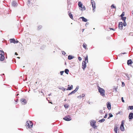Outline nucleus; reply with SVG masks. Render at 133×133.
I'll return each instance as SVG.
<instances>
[{
	"label": "nucleus",
	"mask_w": 133,
	"mask_h": 133,
	"mask_svg": "<svg viewBox=\"0 0 133 133\" xmlns=\"http://www.w3.org/2000/svg\"><path fill=\"white\" fill-rule=\"evenodd\" d=\"M86 67V63L85 61H83L82 63V68L84 70Z\"/></svg>",
	"instance_id": "1a4fd4ad"
},
{
	"label": "nucleus",
	"mask_w": 133,
	"mask_h": 133,
	"mask_svg": "<svg viewBox=\"0 0 133 133\" xmlns=\"http://www.w3.org/2000/svg\"><path fill=\"white\" fill-rule=\"evenodd\" d=\"M105 121V119H104L103 118L101 120H99V122H104Z\"/></svg>",
	"instance_id": "c9c22d12"
},
{
	"label": "nucleus",
	"mask_w": 133,
	"mask_h": 133,
	"mask_svg": "<svg viewBox=\"0 0 133 133\" xmlns=\"http://www.w3.org/2000/svg\"><path fill=\"white\" fill-rule=\"evenodd\" d=\"M132 15H133V10L132 11Z\"/></svg>",
	"instance_id": "8fccbe9b"
},
{
	"label": "nucleus",
	"mask_w": 133,
	"mask_h": 133,
	"mask_svg": "<svg viewBox=\"0 0 133 133\" xmlns=\"http://www.w3.org/2000/svg\"><path fill=\"white\" fill-rule=\"evenodd\" d=\"M17 58H19L20 57H17Z\"/></svg>",
	"instance_id": "603ef678"
},
{
	"label": "nucleus",
	"mask_w": 133,
	"mask_h": 133,
	"mask_svg": "<svg viewBox=\"0 0 133 133\" xmlns=\"http://www.w3.org/2000/svg\"><path fill=\"white\" fill-rule=\"evenodd\" d=\"M83 47L85 49L87 50L88 49V48L87 47V45L85 43H84L83 45Z\"/></svg>",
	"instance_id": "a211bd4d"
},
{
	"label": "nucleus",
	"mask_w": 133,
	"mask_h": 133,
	"mask_svg": "<svg viewBox=\"0 0 133 133\" xmlns=\"http://www.w3.org/2000/svg\"><path fill=\"white\" fill-rule=\"evenodd\" d=\"M68 87H70V85H68Z\"/></svg>",
	"instance_id": "3c124183"
},
{
	"label": "nucleus",
	"mask_w": 133,
	"mask_h": 133,
	"mask_svg": "<svg viewBox=\"0 0 133 133\" xmlns=\"http://www.w3.org/2000/svg\"><path fill=\"white\" fill-rule=\"evenodd\" d=\"M15 54L16 55H18L17 53L16 52L15 53Z\"/></svg>",
	"instance_id": "49530a36"
},
{
	"label": "nucleus",
	"mask_w": 133,
	"mask_h": 133,
	"mask_svg": "<svg viewBox=\"0 0 133 133\" xmlns=\"http://www.w3.org/2000/svg\"><path fill=\"white\" fill-rule=\"evenodd\" d=\"M64 72V71H61L60 72L61 75H62Z\"/></svg>",
	"instance_id": "58836bf2"
},
{
	"label": "nucleus",
	"mask_w": 133,
	"mask_h": 133,
	"mask_svg": "<svg viewBox=\"0 0 133 133\" xmlns=\"http://www.w3.org/2000/svg\"><path fill=\"white\" fill-rule=\"evenodd\" d=\"M87 62V63L88 62V58L87 55H86V56L85 57V61Z\"/></svg>",
	"instance_id": "4be33fe9"
},
{
	"label": "nucleus",
	"mask_w": 133,
	"mask_h": 133,
	"mask_svg": "<svg viewBox=\"0 0 133 133\" xmlns=\"http://www.w3.org/2000/svg\"><path fill=\"white\" fill-rule=\"evenodd\" d=\"M5 58L4 54L3 51L0 50V60L2 61Z\"/></svg>",
	"instance_id": "f257e3e1"
},
{
	"label": "nucleus",
	"mask_w": 133,
	"mask_h": 133,
	"mask_svg": "<svg viewBox=\"0 0 133 133\" xmlns=\"http://www.w3.org/2000/svg\"><path fill=\"white\" fill-rule=\"evenodd\" d=\"M69 72V70L67 69H66L65 70V72L67 74H68Z\"/></svg>",
	"instance_id": "a878e982"
},
{
	"label": "nucleus",
	"mask_w": 133,
	"mask_h": 133,
	"mask_svg": "<svg viewBox=\"0 0 133 133\" xmlns=\"http://www.w3.org/2000/svg\"><path fill=\"white\" fill-rule=\"evenodd\" d=\"M42 28V26L41 25H39L38 26V30H39Z\"/></svg>",
	"instance_id": "f704fd0d"
},
{
	"label": "nucleus",
	"mask_w": 133,
	"mask_h": 133,
	"mask_svg": "<svg viewBox=\"0 0 133 133\" xmlns=\"http://www.w3.org/2000/svg\"><path fill=\"white\" fill-rule=\"evenodd\" d=\"M110 30H115L113 29V28H110Z\"/></svg>",
	"instance_id": "a18cd8bd"
},
{
	"label": "nucleus",
	"mask_w": 133,
	"mask_h": 133,
	"mask_svg": "<svg viewBox=\"0 0 133 133\" xmlns=\"http://www.w3.org/2000/svg\"><path fill=\"white\" fill-rule=\"evenodd\" d=\"M78 88L77 87L76 88L75 90L72 91L69 94V95H70L72 94H74L78 90Z\"/></svg>",
	"instance_id": "ddd939ff"
},
{
	"label": "nucleus",
	"mask_w": 133,
	"mask_h": 133,
	"mask_svg": "<svg viewBox=\"0 0 133 133\" xmlns=\"http://www.w3.org/2000/svg\"><path fill=\"white\" fill-rule=\"evenodd\" d=\"M64 106L65 108H68L69 107V105L67 104H66L64 105Z\"/></svg>",
	"instance_id": "c756f323"
},
{
	"label": "nucleus",
	"mask_w": 133,
	"mask_h": 133,
	"mask_svg": "<svg viewBox=\"0 0 133 133\" xmlns=\"http://www.w3.org/2000/svg\"><path fill=\"white\" fill-rule=\"evenodd\" d=\"M79 7L80 8L79 9L82 10H85V8L84 6L83 5L82 3L81 2H79L78 3Z\"/></svg>",
	"instance_id": "7ed1b4c3"
},
{
	"label": "nucleus",
	"mask_w": 133,
	"mask_h": 133,
	"mask_svg": "<svg viewBox=\"0 0 133 133\" xmlns=\"http://www.w3.org/2000/svg\"><path fill=\"white\" fill-rule=\"evenodd\" d=\"M128 108H129V109H130V110H132L133 109V106H129L128 107Z\"/></svg>",
	"instance_id": "2f4dec72"
},
{
	"label": "nucleus",
	"mask_w": 133,
	"mask_h": 133,
	"mask_svg": "<svg viewBox=\"0 0 133 133\" xmlns=\"http://www.w3.org/2000/svg\"><path fill=\"white\" fill-rule=\"evenodd\" d=\"M62 54L63 55H65L66 54V53L64 51H62Z\"/></svg>",
	"instance_id": "a19ab883"
},
{
	"label": "nucleus",
	"mask_w": 133,
	"mask_h": 133,
	"mask_svg": "<svg viewBox=\"0 0 133 133\" xmlns=\"http://www.w3.org/2000/svg\"><path fill=\"white\" fill-rule=\"evenodd\" d=\"M122 85H123V84H124V82H122Z\"/></svg>",
	"instance_id": "de8ad7c7"
},
{
	"label": "nucleus",
	"mask_w": 133,
	"mask_h": 133,
	"mask_svg": "<svg viewBox=\"0 0 133 133\" xmlns=\"http://www.w3.org/2000/svg\"><path fill=\"white\" fill-rule=\"evenodd\" d=\"M129 121H130V120L133 118V113L132 112L130 113L129 116Z\"/></svg>",
	"instance_id": "9b49d317"
},
{
	"label": "nucleus",
	"mask_w": 133,
	"mask_h": 133,
	"mask_svg": "<svg viewBox=\"0 0 133 133\" xmlns=\"http://www.w3.org/2000/svg\"><path fill=\"white\" fill-rule=\"evenodd\" d=\"M73 88V87L72 85H71V86L69 87H68V88L66 89L67 90H70L72 89Z\"/></svg>",
	"instance_id": "aec40b11"
},
{
	"label": "nucleus",
	"mask_w": 133,
	"mask_h": 133,
	"mask_svg": "<svg viewBox=\"0 0 133 133\" xmlns=\"http://www.w3.org/2000/svg\"><path fill=\"white\" fill-rule=\"evenodd\" d=\"M21 101V103L23 104H25L27 103V102L25 99H22Z\"/></svg>",
	"instance_id": "4468645a"
},
{
	"label": "nucleus",
	"mask_w": 133,
	"mask_h": 133,
	"mask_svg": "<svg viewBox=\"0 0 133 133\" xmlns=\"http://www.w3.org/2000/svg\"><path fill=\"white\" fill-rule=\"evenodd\" d=\"M12 5L13 6L15 7L17 5V3L15 1H13L12 2Z\"/></svg>",
	"instance_id": "dca6fc26"
},
{
	"label": "nucleus",
	"mask_w": 133,
	"mask_h": 133,
	"mask_svg": "<svg viewBox=\"0 0 133 133\" xmlns=\"http://www.w3.org/2000/svg\"><path fill=\"white\" fill-rule=\"evenodd\" d=\"M107 114H106L105 116H104V117L105 118H107Z\"/></svg>",
	"instance_id": "c03bdc74"
},
{
	"label": "nucleus",
	"mask_w": 133,
	"mask_h": 133,
	"mask_svg": "<svg viewBox=\"0 0 133 133\" xmlns=\"http://www.w3.org/2000/svg\"><path fill=\"white\" fill-rule=\"evenodd\" d=\"M50 103H51V104H52V103L51 102H50Z\"/></svg>",
	"instance_id": "864d4df0"
},
{
	"label": "nucleus",
	"mask_w": 133,
	"mask_h": 133,
	"mask_svg": "<svg viewBox=\"0 0 133 133\" xmlns=\"http://www.w3.org/2000/svg\"><path fill=\"white\" fill-rule=\"evenodd\" d=\"M118 129V127L117 126H116L114 128V131L115 133H117V130Z\"/></svg>",
	"instance_id": "6ab92c4d"
},
{
	"label": "nucleus",
	"mask_w": 133,
	"mask_h": 133,
	"mask_svg": "<svg viewBox=\"0 0 133 133\" xmlns=\"http://www.w3.org/2000/svg\"><path fill=\"white\" fill-rule=\"evenodd\" d=\"M111 8L112 9H113V8H115V9L116 10V7L115 6H114V4H112L111 6Z\"/></svg>",
	"instance_id": "c85d7f7f"
},
{
	"label": "nucleus",
	"mask_w": 133,
	"mask_h": 133,
	"mask_svg": "<svg viewBox=\"0 0 133 133\" xmlns=\"http://www.w3.org/2000/svg\"><path fill=\"white\" fill-rule=\"evenodd\" d=\"M119 28L120 29L122 30L123 28V23L122 22H120L119 23L118 25Z\"/></svg>",
	"instance_id": "9d476101"
},
{
	"label": "nucleus",
	"mask_w": 133,
	"mask_h": 133,
	"mask_svg": "<svg viewBox=\"0 0 133 133\" xmlns=\"http://www.w3.org/2000/svg\"><path fill=\"white\" fill-rule=\"evenodd\" d=\"M124 15V12H123L122 13V14L121 15V16L122 17H123Z\"/></svg>",
	"instance_id": "72a5a7b5"
},
{
	"label": "nucleus",
	"mask_w": 133,
	"mask_h": 133,
	"mask_svg": "<svg viewBox=\"0 0 133 133\" xmlns=\"http://www.w3.org/2000/svg\"><path fill=\"white\" fill-rule=\"evenodd\" d=\"M59 89L62 90V91H64L65 90V89L64 87H63L59 88Z\"/></svg>",
	"instance_id": "bb28decb"
},
{
	"label": "nucleus",
	"mask_w": 133,
	"mask_h": 133,
	"mask_svg": "<svg viewBox=\"0 0 133 133\" xmlns=\"http://www.w3.org/2000/svg\"><path fill=\"white\" fill-rule=\"evenodd\" d=\"M123 25L124 26H126L127 25V23H126L125 21H124L123 24Z\"/></svg>",
	"instance_id": "473e14b6"
},
{
	"label": "nucleus",
	"mask_w": 133,
	"mask_h": 133,
	"mask_svg": "<svg viewBox=\"0 0 133 133\" xmlns=\"http://www.w3.org/2000/svg\"><path fill=\"white\" fill-rule=\"evenodd\" d=\"M91 3L92 5L93 8V11L94 12L95 11L96 3L95 1L94 0H91Z\"/></svg>",
	"instance_id": "39448f33"
},
{
	"label": "nucleus",
	"mask_w": 133,
	"mask_h": 133,
	"mask_svg": "<svg viewBox=\"0 0 133 133\" xmlns=\"http://www.w3.org/2000/svg\"><path fill=\"white\" fill-rule=\"evenodd\" d=\"M117 87H116L114 86V87L113 89V91H115V92H116L117 91Z\"/></svg>",
	"instance_id": "393cba45"
},
{
	"label": "nucleus",
	"mask_w": 133,
	"mask_h": 133,
	"mask_svg": "<svg viewBox=\"0 0 133 133\" xmlns=\"http://www.w3.org/2000/svg\"><path fill=\"white\" fill-rule=\"evenodd\" d=\"M84 29H82V31L83 32L84 31Z\"/></svg>",
	"instance_id": "09e8293b"
},
{
	"label": "nucleus",
	"mask_w": 133,
	"mask_h": 133,
	"mask_svg": "<svg viewBox=\"0 0 133 133\" xmlns=\"http://www.w3.org/2000/svg\"><path fill=\"white\" fill-rule=\"evenodd\" d=\"M69 15L70 18H71L72 19H73V17L72 15V14L71 12H70L69 13Z\"/></svg>",
	"instance_id": "b1692460"
},
{
	"label": "nucleus",
	"mask_w": 133,
	"mask_h": 133,
	"mask_svg": "<svg viewBox=\"0 0 133 133\" xmlns=\"http://www.w3.org/2000/svg\"><path fill=\"white\" fill-rule=\"evenodd\" d=\"M98 90L99 92L100 93L101 95L103 97H104L105 94L104 90L103 89L99 87Z\"/></svg>",
	"instance_id": "f03ea898"
},
{
	"label": "nucleus",
	"mask_w": 133,
	"mask_h": 133,
	"mask_svg": "<svg viewBox=\"0 0 133 133\" xmlns=\"http://www.w3.org/2000/svg\"><path fill=\"white\" fill-rule=\"evenodd\" d=\"M99 112L101 114H102L103 113V110H100Z\"/></svg>",
	"instance_id": "ea45409f"
},
{
	"label": "nucleus",
	"mask_w": 133,
	"mask_h": 133,
	"mask_svg": "<svg viewBox=\"0 0 133 133\" xmlns=\"http://www.w3.org/2000/svg\"><path fill=\"white\" fill-rule=\"evenodd\" d=\"M107 106L108 109L110 110L111 109V104L109 102H108L107 103Z\"/></svg>",
	"instance_id": "2eb2a0df"
},
{
	"label": "nucleus",
	"mask_w": 133,
	"mask_h": 133,
	"mask_svg": "<svg viewBox=\"0 0 133 133\" xmlns=\"http://www.w3.org/2000/svg\"><path fill=\"white\" fill-rule=\"evenodd\" d=\"M96 123V121L94 120H92L90 121V123L91 125L94 128L97 127V126L95 125Z\"/></svg>",
	"instance_id": "423d86ee"
},
{
	"label": "nucleus",
	"mask_w": 133,
	"mask_h": 133,
	"mask_svg": "<svg viewBox=\"0 0 133 133\" xmlns=\"http://www.w3.org/2000/svg\"><path fill=\"white\" fill-rule=\"evenodd\" d=\"M132 63V62L131 59H129L128 60L127 63L128 65H130Z\"/></svg>",
	"instance_id": "f3484780"
},
{
	"label": "nucleus",
	"mask_w": 133,
	"mask_h": 133,
	"mask_svg": "<svg viewBox=\"0 0 133 133\" xmlns=\"http://www.w3.org/2000/svg\"><path fill=\"white\" fill-rule=\"evenodd\" d=\"M10 43H13L15 44L17 43L18 42V41H16L15 40L14 38L10 39Z\"/></svg>",
	"instance_id": "f8f14e48"
},
{
	"label": "nucleus",
	"mask_w": 133,
	"mask_h": 133,
	"mask_svg": "<svg viewBox=\"0 0 133 133\" xmlns=\"http://www.w3.org/2000/svg\"><path fill=\"white\" fill-rule=\"evenodd\" d=\"M109 117L108 118V119L109 118H110V117H113V115L111 113L109 114Z\"/></svg>",
	"instance_id": "7c9ffc66"
},
{
	"label": "nucleus",
	"mask_w": 133,
	"mask_h": 133,
	"mask_svg": "<svg viewBox=\"0 0 133 133\" xmlns=\"http://www.w3.org/2000/svg\"><path fill=\"white\" fill-rule=\"evenodd\" d=\"M123 21H125V19H126V17H121Z\"/></svg>",
	"instance_id": "cd10ccee"
},
{
	"label": "nucleus",
	"mask_w": 133,
	"mask_h": 133,
	"mask_svg": "<svg viewBox=\"0 0 133 133\" xmlns=\"http://www.w3.org/2000/svg\"><path fill=\"white\" fill-rule=\"evenodd\" d=\"M59 133H62L61 132H60Z\"/></svg>",
	"instance_id": "5fc2aeb1"
},
{
	"label": "nucleus",
	"mask_w": 133,
	"mask_h": 133,
	"mask_svg": "<svg viewBox=\"0 0 133 133\" xmlns=\"http://www.w3.org/2000/svg\"><path fill=\"white\" fill-rule=\"evenodd\" d=\"M121 100H122V101L123 102V103H124V100H123V97H122L121 98Z\"/></svg>",
	"instance_id": "79ce46f5"
},
{
	"label": "nucleus",
	"mask_w": 133,
	"mask_h": 133,
	"mask_svg": "<svg viewBox=\"0 0 133 133\" xmlns=\"http://www.w3.org/2000/svg\"><path fill=\"white\" fill-rule=\"evenodd\" d=\"M78 59L80 61H81L82 60V58L80 57H78Z\"/></svg>",
	"instance_id": "e433bc0d"
},
{
	"label": "nucleus",
	"mask_w": 133,
	"mask_h": 133,
	"mask_svg": "<svg viewBox=\"0 0 133 133\" xmlns=\"http://www.w3.org/2000/svg\"><path fill=\"white\" fill-rule=\"evenodd\" d=\"M33 124L31 121H27L26 125V126L29 128H32V127Z\"/></svg>",
	"instance_id": "20e7f679"
},
{
	"label": "nucleus",
	"mask_w": 133,
	"mask_h": 133,
	"mask_svg": "<svg viewBox=\"0 0 133 133\" xmlns=\"http://www.w3.org/2000/svg\"><path fill=\"white\" fill-rule=\"evenodd\" d=\"M126 54V52H124L123 53H122L121 54H119V55H122V54Z\"/></svg>",
	"instance_id": "37998d69"
},
{
	"label": "nucleus",
	"mask_w": 133,
	"mask_h": 133,
	"mask_svg": "<svg viewBox=\"0 0 133 133\" xmlns=\"http://www.w3.org/2000/svg\"><path fill=\"white\" fill-rule=\"evenodd\" d=\"M81 18L82 19V20L83 21L86 22L87 21V19L83 17H81Z\"/></svg>",
	"instance_id": "412c9836"
},
{
	"label": "nucleus",
	"mask_w": 133,
	"mask_h": 133,
	"mask_svg": "<svg viewBox=\"0 0 133 133\" xmlns=\"http://www.w3.org/2000/svg\"><path fill=\"white\" fill-rule=\"evenodd\" d=\"M74 58V57L71 55H69L68 56V58L70 60Z\"/></svg>",
	"instance_id": "5701e85b"
},
{
	"label": "nucleus",
	"mask_w": 133,
	"mask_h": 133,
	"mask_svg": "<svg viewBox=\"0 0 133 133\" xmlns=\"http://www.w3.org/2000/svg\"><path fill=\"white\" fill-rule=\"evenodd\" d=\"M124 121H122L121 122V124L120 126V129L122 131H124L125 130V129L124 126Z\"/></svg>",
	"instance_id": "0eeeda50"
},
{
	"label": "nucleus",
	"mask_w": 133,
	"mask_h": 133,
	"mask_svg": "<svg viewBox=\"0 0 133 133\" xmlns=\"http://www.w3.org/2000/svg\"><path fill=\"white\" fill-rule=\"evenodd\" d=\"M85 96V95L84 94H82V95H80V97H84Z\"/></svg>",
	"instance_id": "4c0bfd02"
},
{
	"label": "nucleus",
	"mask_w": 133,
	"mask_h": 133,
	"mask_svg": "<svg viewBox=\"0 0 133 133\" xmlns=\"http://www.w3.org/2000/svg\"><path fill=\"white\" fill-rule=\"evenodd\" d=\"M63 119L65 121H69L71 119V118L70 116H67L63 118Z\"/></svg>",
	"instance_id": "6e6552de"
}]
</instances>
